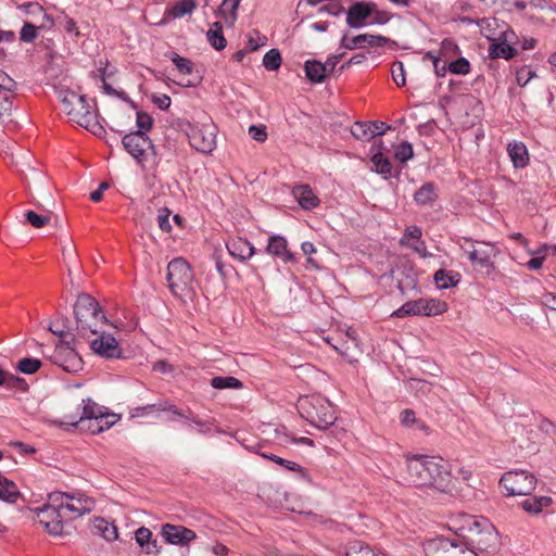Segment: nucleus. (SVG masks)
Returning <instances> with one entry per match:
<instances>
[{"label": "nucleus", "instance_id": "1", "mask_svg": "<svg viewBox=\"0 0 556 556\" xmlns=\"http://www.w3.org/2000/svg\"><path fill=\"white\" fill-rule=\"evenodd\" d=\"M94 502L83 494L53 492L48 496V503L38 508L39 522L54 536H68L73 527L71 521L90 513Z\"/></svg>", "mask_w": 556, "mask_h": 556}, {"label": "nucleus", "instance_id": "2", "mask_svg": "<svg viewBox=\"0 0 556 556\" xmlns=\"http://www.w3.org/2000/svg\"><path fill=\"white\" fill-rule=\"evenodd\" d=\"M409 481L416 486H428L440 493H447L451 473L447 463L437 456L414 455L407 458Z\"/></svg>", "mask_w": 556, "mask_h": 556}, {"label": "nucleus", "instance_id": "3", "mask_svg": "<svg viewBox=\"0 0 556 556\" xmlns=\"http://www.w3.org/2000/svg\"><path fill=\"white\" fill-rule=\"evenodd\" d=\"M455 534L467 547L476 553L496 551L498 533L494 526L483 517L463 515L454 521Z\"/></svg>", "mask_w": 556, "mask_h": 556}, {"label": "nucleus", "instance_id": "4", "mask_svg": "<svg viewBox=\"0 0 556 556\" xmlns=\"http://www.w3.org/2000/svg\"><path fill=\"white\" fill-rule=\"evenodd\" d=\"M58 98L71 122L86 128L98 137L105 132L97 119V114L91 111V106L85 96L77 94L68 89H61L58 91Z\"/></svg>", "mask_w": 556, "mask_h": 556}, {"label": "nucleus", "instance_id": "5", "mask_svg": "<svg viewBox=\"0 0 556 556\" xmlns=\"http://www.w3.org/2000/svg\"><path fill=\"white\" fill-rule=\"evenodd\" d=\"M74 314L76 318V329L83 337L88 333H99V325L106 323V317L99 303L87 293L78 295L74 305Z\"/></svg>", "mask_w": 556, "mask_h": 556}, {"label": "nucleus", "instance_id": "6", "mask_svg": "<svg viewBox=\"0 0 556 556\" xmlns=\"http://www.w3.org/2000/svg\"><path fill=\"white\" fill-rule=\"evenodd\" d=\"M115 422V415L104 414L102 407L87 399L81 401V414L77 420L61 421L59 425H68L81 431L98 434L110 429Z\"/></svg>", "mask_w": 556, "mask_h": 556}, {"label": "nucleus", "instance_id": "7", "mask_svg": "<svg viewBox=\"0 0 556 556\" xmlns=\"http://www.w3.org/2000/svg\"><path fill=\"white\" fill-rule=\"evenodd\" d=\"M296 407L301 416L318 429H327L336 421L331 403L321 395L300 397Z\"/></svg>", "mask_w": 556, "mask_h": 556}, {"label": "nucleus", "instance_id": "8", "mask_svg": "<svg viewBox=\"0 0 556 556\" xmlns=\"http://www.w3.org/2000/svg\"><path fill=\"white\" fill-rule=\"evenodd\" d=\"M166 280L175 296H182L192 290L193 273L186 260L176 257L167 265Z\"/></svg>", "mask_w": 556, "mask_h": 556}, {"label": "nucleus", "instance_id": "9", "mask_svg": "<svg viewBox=\"0 0 556 556\" xmlns=\"http://www.w3.org/2000/svg\"><path fill=\"white\" fill-rule=\"evenodd\" d=\"M538 479L533 473L521 469L507 471L500 480L506 496L530 495Z\"/></svg>", "mask_w": 556, "mask_h": 556}, {"label": "nucleus", "instance_id": "10", "mask_svg": "<svg viewBox=\"0 0 556 556\" xmlns=\"http://www.w3.org/2000/svg\"><path fill=\"white\" fill-rule=\"evenodd\" d=\"M178 125L181 131L188 137L192 148L201 153H210L213 151L215 147V126L213 124H205L199 127L184 121Z\"/></svg>", "mask_w": 556, "mask_h": 556}, {"label": "nucleus", "instance_id": "11", "mask_svg": "<svg viewBox=\"0 0 556 556\" xmlns=\"http://www.w3.org/2000/svg\"><path fill=\"white\" fill-rule=\"evenodd\" d=\"M426 556H478L459 539L438 538L424 545Z\"/></svg>", "mask_w": 556, "mask_h": 556}, {"label": "nucleus", "instance_id": "12", "mask_svg": "<svg viewBox=\"0 0 556 556\" xmlns=\"http://www.w3.org/2000/svg\"><path fill=\"white\" fill-rule=\"evenodd\" d=\"M447 311V303L438 299H418L404 303L392 316H437Z\"/></svg>", "mask_w": 556, "mask_h": 556}, {"label": "nucleus", "instance_id": "13", "mask_svg": "<svg viewBox=\"0 0 556 556\" xmlns=\"http://www.w3.org/2000/svg\"><path fill=\"white\" fill-rule=\"evenodd\" d=\"M122 143L124 149L141 165L147 161L149 153L156 155L154 144L144 131L136 130L125 135Z\"/></svg>", "mask_w": 556, "mask_h": 556}, {"label": "nucleus", "instance_id": "14", "mask_svg": "<svg viewBox=\"0 0 556 556\" xmlns=\"http://www.w3.org/2000/svg\"><path fill=\"white\" fill-rule=\"evenodd\" d=\"M463 241L464 242L460 243V249L468 255L470 262L478 264L481 267L494 268L491 258L498 252L494 244L483 241H473L469 238H463Z\"/></svg>", "mask_w": 556, "mask_h": 556}, {"label": "nucleus", "instance_id": "15", "mask_svg": "<svg viewBox=\"0 0 556 556\" xmlns=\"http://www.w3.org/2000/svg\"><path fill=\"white\" fill-rule=\"evenodd\" d=\"M49 359L67 372H77L83 369V359L70 342L63 340L55 345Z\"/></svg>", "mask_w": 556, "mask_h": 556}, {"label": "nucleus", "instance_id": "16", "mask_svg": "<svg viewBox=\"0 0 556 556\" xmlns=\"http://www.w3.org/2000/svg\"><path fill=\"white\" fill-rule=\"evenodd\" d=\"M27 13L30 15H39L42 17V22L36 26L30 22H25L21 31L20 40L23 42H33L37 38V29L50 28L53 26V20L48 15L43 8L38 3H28Z\"/></svg>", "mask_w": 556, "mask_h": 556}, {"label": "nucleus", "instance_id": "17", "mask_svg": "<svg viewBox=\"0 0 556 556\" xmlns=\"http://www.w3.org/2000/svg\"><path fill=\"white\" fill-rule=\"evenodd\" d=\"M100 337L94 339L90 348L91 350L108 359L123 358V351L118 345L117 340L100 329Z\"/></svg>", "mask_w": 556, "mask_h": 556}, {"label": "nucleus", "instance_id": "18", "mask_svg": "<svg viewBox=\"0 0 556 556\" xmlns=\"http://www.w3.org/2000/svg\"><path fill=\"white\" fill-rule=\"evenodd\" d=\"M375 10L374 2L358 1L353 3L346 11V24L350 28L357 29L368 25L369 17Z\"/></svg>", "mask_w": 556, "mask_h": 556}, {"label": "nucleus", "instance_id": "19", "mask_svg": "<svg viewBox=\"0 0 556 556\" xmlns=\"http://www.w3.org/2000/svg\"><path fill=\"white\" fill-rule=\"evenodd\" d=\"M161 534L164 540L173 545L186 546L193 541L195 532L178 525L165 523L162 526Z\"/></svg>", "mask_w": 556, "mask_h": 556}, {"label": "nucleus", "instance_id": "20", "mask_svg": "<svg viewBox=\"0 0 556 556\" xmlns=\"http://www.w3.org/2000/svg\"><path fill=\"white\" fill-rule=\"evenodd\" d=\"M390 39L381 35L361 34L349 38L344 35L341 39V47L348 50L362 49L365 47H383Z\"/></svg>", "mask_w": 556, "mask_h": 556}, {"label": "nucleus", "instance_id": "21", "mask_svg": "<svg viewBox=\"0 0 556 556\" xmlns=\"http://www.w3.org/2000/svg\"><path fill=\"white\" fill-rule=\"evenodd\" d=\"M148 408H155L162 412H172L174 415L189 420L190 422L187 424L189 428H191L192 425H195L198 427V432L201 434H206L211 431V424L208 421L201 420L197 415H194L191 412L188 415H186L182 413V410L178 409L174 405L168 404L167 402L153 404L148 406ZM143 409H147V407H144Z\"/></svg>", "mask_w": 556, "mask_h": 556}, {"label": "nucleus", "instance_id": "22", "mask_svg": "<svg viewBox=\"0 0 556 556\" xmlns=\"http://www.w3.org/2000/svg\"><path fill=\"white\" fill-rule=\"evenodd\" d=\"M266 251L282 260L283 263H294L295 257L288 249V242L285 237L275 235L269 237Z\"/></svg>", "mask_w": 556, "mask_h": 556}, {"label": "nucleus", "instance_id": "23", "mask_svg": "<svg viewBox=\"0 0 556 556\" xmlns=\"http://www.w3.org/2000/svg\"><path fill=\"white\" fill-rule=\"evenodd\" d=\"M229 254L240 261H247L255 254V248L243 238H235L227 243Z\"/></svg>", "mask_w": 556, "mask_h": 556}, {"label": "nucleus", "instance_id": "24", "mask_svg": "<svg viewBox=\"0 0 556 556\" xmlns=\"http://www.w3.org/2000/svg\"><path fill=\"white\" fill-rule=\"evenodd\" d=\"M523 501L520 502V506L522 509L530 515H539L545 508L549 507L553 504V498L546 495H527Z\"/></svg>", "mask_w": 556, "mask_h": 556}, {"label": "nucleus", "instance_id": "25", "mask_svg": "<svg viewBox=\"0 0 556 556\" xmlns=\"http://www.w3.org/2000/svg\"><path fill=\"white\" fill-rule=\"evenodd\" d=\"M489 56L491 59H505L510 60L517 54L514 46L503 42L498 38H490Z\"/></svg>", "mask_w": 556, "mask_h": 556}, {"label": "nucleus", "instance_id": "26", "mask_svg": "<svg viewBox=\"0 0 556 556\" xmlns=\"http://www.w3.org/2000/svg\"><path fill=\"white\" fill-rule=\"evenodd\" d=\"M294 198L299 204L305 210H312L319 203L318 198L314 194L308 185L295 186L292 190Z\"/></svg>", "mask_w": 556, "mask_h": 556}, {"label": "nucleus", "instance_id": "27", "mask_svg": "<svg viewBox=\"0 0 556 556\" xmlns=\"http://www.w3.org/2000/svg\"><path fill=\"white\" fill-rule=\"evenodd\" d=\"M304 70L307 79L314 84L323 83L329 75L327 65L317 60H307L304 64Z\"/></svg>", "mask_w": 556, "mask_h": 556}, {"label": "nucleus", "instance_id": "28", "mask_svg": "<svg viewBox=\"0 0 556 556\" xmlns=\"http://www.w3.org/2000/svg\"><path fill=\"white\" fill-rule=\"evenodd\" d=\"M507 151L515 167H526L529 163L528 149L523 142L514 141L508 143Z\"/></svg>", "mask_w": 556, "mask_h": 556}, {"label": "nucleus", "instance_id": "29", "mask_svg": "<svg viewBox=\"0 0 556 556\" xmlns=\"http://www.w3.org/2000/svg\"><path fill=\"white\" fill-rule=\"evenodd\" d=\"M136 542L144 549L147 554L156 555L160 553V546L156 540H152V532L146 527H140L135 532Z\"/></svg>", "mask_w": 556, "mask_h": 556}, {"label": "nucleus", "instance_id": "30", "mask_svg": "<svg viewBox=\"0 0 556 556\" xmlns=\"http://www.w3.org/2000/svg\"><path fill=\"white\" fill-rule=\"evenodd\" d=\"M438 199L437 188L433 182L424 184L416 192L414 193V201L420 205H432Z\"/></svg>", "mask_w": 556, "mask_h": 556}, {"label": "nucleus", "instance_id": "31", "mask_svg": "<svg viewBox=\"0 0 556 556\" xmlns=\"http://www.w3.org/2000/svg\"><path fill=\"white\" fill-rule=\"evenodd\" d=\"M92 527L94 533L101 535L104 540L109 542L115 541L118 538L116 526L101 517L93 519Z\"/></svg>", "mask_w": 556, "mask_h": 556}, {"label": "nucleus", "instance_id": "32", "mask_svg": "<svg viewBox=\"0 0 556 556\" xmlns=\"http://www.w3.org/2000/svg\"><path fill=\"white\" fill-rule=\"evenodd\" d=\"M21 496L17 485L0 472V500L7 503H16Z\"/></svg>", "mask_w": 556, "mask_h": 556}, {"label": "nucleus", "instance_id": "33", "mask_svg": "<svg viewBox=\"0 0 556 556\" xmlns=\"http://www.w3.org/2000/svg\"><path fill=\"white\" fill-rule=\"evenodd\" d=\"M263 457L289 469V470H292V471H298L301 473V477L303 479H305L308 483H312V478L311 476L308 475V472L298 463H294V462H291V460H288V459H285L280 456H277L275 454H262Z\"/></svg>", "mask_w": 556, "mask_h": 556}, {"label": "nucleus", "instance_id": "34", "mask_svg": "<svg viewBox=\"0 0 556 556\" xmlns=\"http://www.w3.org/2000/svg\"><path fill=\"white\" fill-rule=\"evenodd\" d=\"M210 45L217 51L226 48L227 40L223 35V26L220 22H215L206 34Z\"/></svg>", "mask_w": 556, "mask_h": 556}, {"label": "nucleus", "instance_id": "35", "mask_svg": "<svg viewBox=\"0 0 556 556\" xmlns=\"http://www.w3.org/2000/svg\"><path fill=\"white\" fill-rule=\"evenodd\" d=\"M241 0H223L218 8V14L222 15L230 26L237 21V10Z\"/></svg>", "mask_w": 556, "mask_h": 556}, {"label": "nucleus", "instance_id": "36", "mask_svg": "<svg viewBox=\"0 0 556 556\" xmlns=\"http://www.w3.org/2000/svg\"><path fill=\"white\" fill-rule=\"evenodd\" d=\"M371 162L375 166V170L383 176V178H388L392 173V164L383 153L377 152L371 156Z\"/></svg>", "mask_w": 556, "mask_h": 556}, {"label": "nucleus", "instance_id": "37", "mask_svg": "<svg viewBox=\"0 0 556 556\" xmlns=\"http://www.w3.org/2000/svg\"><path fill=\"white\" fill-rule=\"evenodd\" d=\"M458 274H453L452 271L447 273L444 269H439L434 274V281L441 289H447L450 287L456 286L458 282Z\"/></svg>", "mask_w": 556, "mask_h": 556}, {"label": "nucleus", "instance_id": "38", "mask_svg": "<svg viewBox=\"0 0 556 556\" xmlns=\"http://www.w3.org/2000/svg\"><path fill=\"white\" fill-rule=\"evenodd\" d=\"M167 56L170 59L180 74L191 75L193 73L194 66L189 59L180 56L176 52H170L167 54Z\"/></svg>", "mask_w": 556, "mask_h": 556}, {"label": "nucleus", "instance_id": "39", "mask_svg": "<svg viewBox=\"0 0 556 556\" xmlns=\"http://www.w3.org/2000/svg\"><path fill=\"white\" fill-rule=\"evenodd\" d=\"M211 386L214 389H241L243 384L239 379H237L235 377L217 376V377L212 378Z\"/></svg>", "mask_w": 556, "mask_h": 556}, {"label": "nucleus", "instance_id": "40", "mask_svg": "<svg viewBox=\"0 0 556 556\" xmlns=\"http://www.w3.org/2000/svg\"><path fill=\"white\" fill-rule=\"evenodd\" d=\"M41 365L42 363L38 358L24 357L16 364V369L25 375H34L40 369Z\"/></svg>", "mask_w": 556, "mask_h": 556}, {"label": "nucleus", "instance_id": "41", "mask_svg": "<svg viewBox=\"0 0 556 556\" xmlns=\"http://www.w3.org/2000/svg\"><path fill=\"white\" fill-rule=\"evenodd\" d=\"M352 136L361 141H369L372 139V131H370V125L368 122H356L351 127Z\"/></svg>", "mask_w": 556, "mask_h": 556}, {"label": "nucleus", "instance_id": "42", "mask_svg": "<svg viewBox=\"0 0 556 556\" xmlns=\"http://www.w3.org/2000/svg\"><path fill=\"white\" fill-rule=\"evenodd\" d=\"M281 54L278 49H270L263 58V65L267 71L274 72L281 66Z\"/></svg>", "mask_w": 556, "mask_h": 556}, {"label": "nucleus", "instance_id": "43", "mask_svg": "<svg viewBox=\"0 0 556 556\" xmlns=\"http://www.w3.org/2000/svg\"><path fill=\"white\" fill-rule=\"evenodd\" d=\"M195 9V3L193 0H181L175 3L172 8L170 13L174 17H182L187 14L192 13Z\"/></svg>", "mask_w": 556, "mask_h": 556}, {"label": "nucleus", "instance_id": "44", "mask_svg": "<svg viewBox=\"0 0 556 556\" xmlns=\"http://www.w3.org/2000/svg\"><path fill=\"white\" fill-rule=\"evenodd\" d=\"M414 156L413 146L408 141L400 143L394 153V157L401 163H406Z\"/></svg>", "mask_w": 556, "mask_h": 556}, {"label": "nucleus", "instance_id": "45", "mask_svg": "<svg viewBox=\"0 0 556 556\" xmlns=\"http://www.w3.org/2000/svg\"><path fill=\"white\" fill-rule=\"evenodd\" d=\"M266 42H267V38L265 36L261 35V33L257 29H253L249 34L248 45L245 48L250 52H253V51H256L262 46H265Z\"/></svg>", "mask_w": 556, "mask_h": 556}, {"label": "nucleus", "instance_id": "46", "mask_svg": "<svg viewBox=\"0 0 556 556\" xmlns=\"http://www.w3.org/2000/svg\"><path fill=\"white\" fill-rule=\"evenodd\" d=\"M392 79L397 87H403L406 84L404 64L401 61H395L391 66Z\"/></svg>", "mask_w": 556, "mask_h": 556}, {"label": "nucleus", "instance_id": "47", "mask_svg": "<svg viewBox=\"0 0 556 556\" xmlns=\"http://www.w3.org/2000/svg\"><path fill=\"white\" fill-rule=\"evenodd\" d=\"M448 71L457 75H466L470 72V63L466 58H458L447 66Z\"/></svg>", "mask_w": 556, "mask_h": 556}, {"label": "nucleus", "instance_id": "48", "mask_svg": "<svg viewBox=\"0 0 556 556\" xmlns=\"http://www.w3.org/2000/svg\"><path fill=\"white\" fill-rule=\"evenodd\" d=\"M25 219L35 228H41L50 223V216L39 215L34 211H27Z\"/></svg>", "mask_w": 556, "mask_h": 556}, {"label": "nucleus", "instance_id": "49", "mask_svg": "<svg viewBox=\"0 0 556 556\" xmlns=\"http://www.w3.org/2000/svg\"><path fill=\"white\" fill-rule=\"evenodd\" d=\"M16 88V81L9 77L7 74H0V90L1 94L14 98L13 91Z\"/></svg>", "mask_w": 556, "mask_h": 556}, {"label": "nucleus", "instance_id": "50", "mask_svg": "<svg viewBox=\"0 0 556 556\" xmlns=\"http://www.w3.org/2000/svg\"><path fill=\"white\" fill-rule=\"evenodd\" d=\"M459 48L457 43L452 38H445L441 42V54L444 58H450L458 54Z\"/></svg>", "mask_w": 556, "mask_h": 556}, {"label": "nucleus", "instance_id": "51", "mask_svg": "<svg viewBox=\"0 0 556 556\" xmlns=\"http://www.w3.org/2000/svg\"><path fill=\"white\" fill-rule=\"evenodd\" d=\"M391 18V14L387 11H382L378 9V5L375 3V10L372 11L371 16L369 17L368 25H383L387 24Z\"/></svg>", "mask_w": 556, "mask_h": 556}, {"label": "nucleus", "instance_id": "52", "mask_svg": "<svg viewBox=\"0 0 556 556\" xmlns=\"http://www.w3.org/2000/svg\"><path fill=\"white\" fill-rule=\"evenodd\" d=\"M138 130L148 131L153 125V118L146 112L139 111L136 116Z\"/></svg>", "mask_w": 556, "mask_h": 556}, {"label": "nucleus", "instance_id": "53", "mask_svg": "<svg viewBox=\"0 0 556 556\" xmlns=\"http://www.w3.org/2000/svg\"><path fill=\"white\" fill-rule=\"evenodd\" d=\"M535 76L536 73L534 71L527 66H523L517 71L516 80L520 87H525Z\"/></svg>", "mask_w": 556, "mask_h": 556}, {"label": "nucleus", "instance_id": "54", "mask_svg": "<svg viewBox=\"0 0 556 556\" xmlns=\"http://www.w3.org/2000/svg\"><path fill=\"white\" fill-rule=\"evenodd\" d=\"M7 388L9 389H18L21 391H27L28 390V383L25 381L24 378H21L18 376H15L13 374L9 372L8 376V382Z\"/></svg>", "mask_w": 556, "mask_h": 556}, {"label": "nucleus", "instance_id": "55", "mask_svg": "<svg viewBox=\"0 0 556 556\" xmlns=\"http://www.w3.org/2000/svg\"><path fill=\"white\" fill-rule=\"evenodd\" d=\"M169 215H170V211L167 207H162L159 210L157 224H159V227L163 231H166V232L170 231V229H172V226L169 223Z\"/></svg>", "mask_w": 556, "mask_h": 556}, {"label": "nucleus", "instance_id": "56", "mask_svg": "<svg viewBox=\"0 0 556 556\" xmlns=\"http://www.w3.org/2000/svg\"><path fill=\"white\" fill-rule=\"evenodd\" d=\"M249 135L257 142H264L267 139L266 127L264 125L250 126Z\"/></svg>", "mask_w": 556, "mask_h": 556}, {"label": "nucleus", "instance_id": "57", "mask_svg": "<svg viewBox=\"0 0 556 556\" xmlns=\"http://www.w3.org/2000/svg\"><path fill=\"white\" fill-rule=\"evenodd\" d=\"M319 12H326L328 14L338 16L342 12H344V8L339 2H331V3H328V4L324 5V7H321L319 9Z\"/></svg>", "mask_w": 556, "mask_h": 556}, {"label": "nucleus", "instance_id": "58", "mask_svg": "<svg viewBox=\"0 0 556 556\" xmlns=\"http://www.w3.org/2000/svg\"><path fill=\"white\" fill-rule=\"evenodd\" d=\"M368 124L370 125V131H372V138L383 135L387 129H391V126L380 121L368 122Z\"/></svg>", "mask_w": 556, "mask_h": 556}, {"label": "nucleus", "instance_id": "59", "mask_svg": "<svg viewBox=\"0 0 556 556\" xmlns=\"http://www.w3.org/2000/svg\"><path fill=\"white\" fill-rule=\"evenodd\" d=\"M400 418H401V424L406 426V427L412 426L413 424L418 422V420L415 417V412L412 410V409H404L401 413Z\"/></svg>", "mask_w": 556, "mask_h": 556}, {"label": "nucleus", "instance_id": "60", "mask_svg": "<svg viewBox=\"0 0 556 556\" xmlns=\"http://www.w3.org/2000/svg\"><path fill=\"white\" fill-rule=\"evenodd\" d=\"M426 58L430 59L433 63V67H434V72L438 76L442 77L445 75L446 73V64L443 63L442 64V73L439 72V60L440 58L433 52V51H429L426 53Z\"/></svg>", "mask_w": 556, "mask_h": 556}, {"label": "nucleus", "instance_id": "61", "mask_svg": "<svg viewBox=\"0 0 556 556\" xmlns=\"http://www.w3.org/2000/svg\"><path fill=\"white\" fill-rule=\"evenodd\" d=\"M343 53L331 55L327 59L325 62V65H327V70L330 73L337 72V65L339 64L340 60L342 59Z\"/></svg>", "mask_w": 556, "mask_h": 556}, {"label": "nucleus", "instance_id": "62", "mask_svg": "<svg viewBox=\"0 0 556 556\" xmlns=\"http://www.w3.org/2000/svg\"><path fill=\"white\" fill-rule=\"evenodd\" d=\"M153 102L157 105L161 110H167L170 106V98L167 94H161L159 97H153Z\"/></svg>", "mask_w": 556, "mask_h": 556}, {"label": "nucleus", "instance_id": "63", "mask_svg": "<svg viewBox=\"0 0 556 556\" xmlns=\"http://www.w3.org/2000/svg\"><path fill=\"white\" fill-rule=\"evenodd\" d=\"M498 39H501L503 42L514 46L516 42L517 36L514 30L508 29V30L502 31L498 36Z\"/></svg>", "mask_w": 556, "mask_h": 556}, {"label": "nucleus", "instance_id": "64", "mask_svg": "<svg viewBox=\"0 0 556 556\" xmlns=\"http://www.w3.org/2000/svg\"><path fill=\"white\" fill-rule=\"evenodd\" d=\"M412 248L424 258L432 256V254L427 251L426 243L424 241L416 242L415 244L412 245Z\"/></svg>", "mask_w": 556, "mask_h": 556}]
</instances>
